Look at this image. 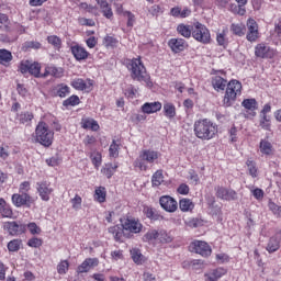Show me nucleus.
Wrapping results in <instances>:
<instances>
[{
	"mask_svg": "<svg viewBox=\"0 0 281 281\" xmlns=\"http://www.w3.org/2000/svg\"><path fill=\"white\" fill-rule=\"evenodd\" d=\"M127 69L131 71V78L138 82H145L147 87H153L150 81V75L146 71V67L142 63V59L134 58L130 61Z\"/></svg>",
	"mask_w": 281,
	"mask_h": 281,
	"instance_id": "f257e3e1",
	"label": "nucleus"
},
{
	"mask_svg": "<svg viewBox=\"0 0 281 281\" xmlns=\"http://www.w3.org/2000/svg\"><path fill=\"white\" fill-rule=\"evenodd\" d=\"M194 133L199 139L210 140L218 133V128L212 121L204 119L194 123Z\"/></svg>",
	"mask_w": 281,
	"mask_h": 281,
	"instance_id": "f03ea898",
	"label": "nucleus"
},
{
	"mask_svg": "<svg viewBox=\"0 0 281 281\" xmlns=\"http://www.w3.org/2000/svg\"><path fill=\"white\" fill-rule=\"evenodd\" d=\"M35 139L45 148H49L54 144V132L49 130V125L45 122H40L35 128Z\"/></svg>",
	"mask_w": 281,
	"mask_h": 281,
	"instance_id": "7ed1b4c3",
	"label": "nucleus"
},
{
	"mask_svg": "<svg viewBox=\"0 0 281 281\" xmlns=\"http://www.w3.org/2000/svg\"><path fill=\"white\" fill-rule=\"evenodd\" d=\"M243 91V83L240 81L233 79L226 86V92L223 99V106H232L236 102L237 95H240Z\"/></svg>",
	"mask_w": 281,
	"mask_h": 281,
	"instance_id": "20e7f679",
	"label": "nucleus"
},
{
	"mask_svg": "<svg viewBox=\"0 0 281 281\" xmlns=\"http://www.w3.org/2000/svg\"><path fill=\"white\" fill-rule=\"evenodd\" d=\"M192 37L194 41H198V43H202V45H207L212 41L210 30L200 22L193 24Z\"/></svg>",
	"mask_w": 281,
	"mask_h": 281,
	"instance_id": "39448f33",
	"label": "nucleus"
},
{
	"mask_svg": "<svg viewBox=\"0 0 281 281\" xmlns=\"http://www.w3.org/2000/svg\"><path fill=\"white\" fill-rule=\"evenodd\" d=\"M156 159H159L158 151L145 149L140 153L139 159L134 161V166L140 170H146V166L142 161H147V164H155Z\"/></svg>",
	"mask_w": 281,
	"mask_h": 281,
	"instance_id": "423d86ee",
	"label": "nucleus"
},
{
	"mask_svg": "<svg viewBox=\"0 0 281 281\" xmlns=\"http://www.w3.org/2000/svg\"><path fill=\"white\" fill-rule=\"evenodd\" d=\"M3 229L8 232L9 236H21L27 232V225L21 221L4 222Z\"/></svg>",
	"mask_w": 281,
	"mask_h": 281,
	"instance_id": "0eeeda50",
	"label": "nucleus"
},
{
	"mask_svg": "<svg viewBox=\"0 0 281 281\" xmlns=\"http://www.w3.org/2000/svg\"><path fill=\"white\" fill-rule=\"evenodd\" d=\"M120 221L123 229L130 232V234H139L144 229V225L139 223V220L127 217Z\"/></svg>",
	"mask_w": 281,
	"mask_h": 281,
	"instance_id": "6e6552de",
	"label": "nucleus"
},
{
	"mask_svg": "<svg viewBox=\"0 0 281 281\" xmlns=\"http://www.w3.org/2000/svg\"><path fill=\"white\" fill-rule=\"evenodd\" d=\"M215 194L217 199H222V201H237L238 193L232 189H227L225 187H215Z\"/></svg>",
	"mask_w": 281,
	"mask_h": 281,
	"instance_id": "1a4fd4ad",
	"label": "nucleus"
},
{
	"mask_svg": "<svg viewBox=\"0 0 281 281\" xmlns=\"http://www.w3.org/2000/svg\"><path fill=\"white\" fill-rule=\"evenodd\" d=\"M255 56L257 58H273L276 56V50L263 43L257 44L255 47Z\"/></svg>",
	"mask_w": 281,
	"mask_h": 281,
	"instance_id": "9d476101",
	"label": "nucleus"
},
{
	"mask_svg": "<svg viewBox=\"0 0 281 281\" xmlns=\"http://www.w3.org/2000/svg\"><path fill=\"white\" fill-rule=\"evenodd\" d=\"M192 251L207 258V256H212V248L205 241H193L192 243Z\"/></svg>",
	"mask_w": 281,
	"mask_h": 281,
	"instance_id": "9b49d317",
	"label": "nucleus"
},
{
	"mask_svg": "<svg viewBox=\"0 0 281 281\" xmlns=\"http://www.w3.org/2000/svg\"><path fill=\"white\" fill-rule=\"evenodd\" d=\"M247 27H248V33L246 35L247 41L249 43H256L258 41V23L254 19H248L247 21Z\"/></svg>",
	"mask_w": 281,
	"mask_h": 281,
	"instance_id": "f8f14e48",
	"label": "nucleus"
},
{
	"mask_svg": "<svg viewBox=\"0 0 281 281\" xmlns=\"http://www.w3.org/2000/svg\"><path fill=\"white\" fill-rule=\"evenodd\" d=\"M11 199L15 207H23V205H27V207H30V203H32V196L27 193H15Z\"/></svg>",
	"mask_w": 281,
	"mask_h": 281,
	"instance_id": "ddd939ff",
	"label": "nucleus"
},
{
	"mask_svg": "<svg viewBox=\"0 0 281 281\" xmlns=\"http://www.w3.org/2000/svg\"><path fill=\"white\" fill-rule=\"evenodd\" d=\"M159 203L165 212H177L178 204L172 196L162 195Z\"/></svg>",
	"mask_w": 281,
	"mask_h": 281,
	"instance_id": "4468645a",
	"label": "nucleus"
},
{
	"mask_svg": "<svg viewBox=\"0 0 281 281\" xmlns=\"http://www.w3.org/2000/svg\"><path fill=\"white\" fill-rule=\"evenodd\" d=\"M37 192L42 199V201H49V194L54 192V189L49 188V183L47 181L37 182Z\"/></svg>",
	"mask_w": 281,
	"mask_h": 281,
	"instance_id": "2eb2a0df",
	"label": "nucleus"
},
{
	"mask_svg": "<svg viewBox=\"0 0 281 281\" xmlns=\"http://www.w3.org/2000/svg\"><path fill=\"white\" fill-rule=\"evenodd\" d=\"M98 258H87L80 266L77 268V273H88L93 267L99 265Z\"/></svg>",
	"mask_w": 281,
	"mask_h": 281,
	"instance_id": "dca6fc26",
	"label": "nucleus"
},
{
	"mask_svg": "<svg viewBox=\"0 0 281 281\" xmlns=\"http://www.w3.org/2000/svg\"><path fill=\"white\" fill-rule=\"evenodd\" d=\"M168 45L175 54H179L180 52H183V49H186V47H188V44L186 43V40H183V38H171L168 42Z\"/></svg>",
	"mask_w": 281,
	"mask_h": 281,
	"instance_id": "f3484780",
	"label": "nucleus"
},
{
	"mask_svg": "<svg viewBox=\"0 0 281 281\" xmlns=\"http://www.w3.org/2000/svg\"><path fill=\"white\" fill-rule=\"evenodd\" d=\"M124 232V227L120 225H114L109 228V233L113 234L114 240H116V243H122V236H125V238H131V236H133L131 233L125 234Z\"/></svg>",
	"mask_w": 281,
	"mask_h": 281,
	"instance_id": "a211bd4d",
	"label": "nucleus"
},
{
	"mask_svg": "<svg viewBox=\"0 0 281 281\" xmlns=\"http://www.w3.org/2000/svg\"><path fill=\"white\" fill-rule=\"evenodd\" d=\"M70 49L76 60H87V58H89V52L80 45L71 46Z\"/></svg>",
	"mask_w": 281,
	"mask_h": 281,
	"instance_id": "6ab92c4d",
	"label": "nucleus"
},
{
	"mask_svg": "<svg viewBox=\"0 0 281 281\" xmlns=\"http://www.w3.org/2000/svg\"><path fill=\"white\" fill-rule=\"evenodd\" d=\"M143 113H146L147 115H150V113H157V111H161V102H151V103H145L142 106Z\"/></svg>",
	"mask_w": 281,
	"mask_h": 281,
	"instance_id": "aec40b11",
	"label": "nucleus"
},
{
	"mask_svg": "<svg viewBox=\"0 0 281 281\" xmlns=\"http://www.w3.org/2000/svg\"><path fill=\"white\" fill-rule=\"evenodd\" d=\"M212 85H213V89H215V91H225V89L227 88V80L224 79L221 76H215L212 79Z\"/></svg>",
	"mask_w": 281,
	"mask_h": 281,
	"instance_id": "412c9836",
	"label": "nucleus"
},
{
	"mask_svg": "<svg viewBox=\"0 0 281 281\" xmlns=\"http://www.w3.org/2000/svg\"><path fill=\"white\" fill-rule=\"evenodd\" d=\"M227 273V270L224 268H217L212 272L205 274L206 281H218L220 278H223Z\"/></svg>",
	"mask_w": 281,
	"mask_h": 281,
	"instance_id": "4be33fe9",
	"label": "nucleus"
},
{
	"mask_svg": "<svg viewBox=\"0 0 281 281\" xmlns=\"http://www.w3.org/2000/svg\"><path fill=\"white\" fill-rule=\"evenodd\" d=\"M193 30L194 25L179 24L177 27V32L184 38H190V36H192Z\"/></svg>",
	"mask_w": 281,
	"mask_h": 281,
	"instance_id": "5701e85b",
	"label": "nucleus"
},
{
	"mask_svg": "<svg viewBox=\"0 0 281 281\" xmlns=\"http://www.w3.org/2000/svg\"><path fill=\"white\" fill-rule=\"evenodd\" d=\"M241 106L247 111H257L258 109V101L256 99H244L241 102ZM252 116H256V112L252 113Z\"/></svg>",
	"mask_w": 281,
	"mask_h": 281,
	"instance_id": "b1692460",
	"label": "nucleus"
},
{
	"mask_svg": "<svg viewBox=\"0 0 281 281\" xmlns=\"http://www.w3.org/2000/svg\"><path fill=\"white\" fill-rule=\"evenodd\" d=\"M81 126L86 130L90 128V131H100V125L98 124V121L93 119H82Z\"/></svg>",
	"mask_w": 281,
	"mask_h": 281,
	"instance_id": "393cba45",
	"label": "nucleus"
},
{
	"mask_svg": "<svg viewBox=\"0 0 281 281\" xmlns=\"http://www.w3.org/2000/svg\"><path fill=\"white\" fill-rule=\"evenodd\" d=\"M54 76V78H63L64 70L63 68L57 67H48L46 68L45 72L42 75L43 78H47V76Z\"/></svg>",
	"mask_w": 281,
	"mask_h": 281,
	"instance_id": "a878e982",
	"label": "nucleus"
},
{
	"mask_svg": "<svg viewBox=\"0 0 281 281\" xmlns=\"http://www.w3.org/2000/svg\"><path fill=\"white\" fill-rule=\"evenodd\" d=\"M94 199L99 203H104L106 201V188L99 187L94 191Z\"/></svg>",
	"mask_w": 281,
	"mask_h": 281,
	"instance_id": "bb28decb",
	"label": "nucleus"
},
{
	"mask_svg": "<svg viewBox=\"0 0 281 281\" xmlns=\"http://www.w3.org/2000/svg\"><path fill=\"white\" fill-rule=\"evenodd\" d=\"M164 113L166 117H169V120H172V117L177 115V108H175V104L172 103H165Z\"/></svg>",
	"mask_w": 281,
	"mask_h": 281,
	"instance_id": "cd10ccee",
	"label": "nucleus"
},
{
	"mask_svg": "<svg viewBox=\"0 0 281 281\" xmlns=\"http://www.w3.org/2000/svg\"><path fill=\"white\" fill-rule=\"evenodd\" d=\"M115 170H117V165L113 164H106L102 169L101 172L108 179H111L113 175H115Z\"/></svg>",
	"mask_w": 281,
	"mask_h": 281,
	"instance_id": "c85d7f7f",
	"label": "nucleus"
},
{
	"mask_svg": "<svg viewBox=\"0 0 281 281\" xmlns=\"http://www.w3.org/2000/svg\"><path fill=\"white\" fill-rule=\"evenodd\" d=\"M131 256L136 265H142V262H144L145 260L144 255H142V250H139L138 248H133L131 250Z\"/></svg>",
	"mask_w": 281,
	"mask_h": 281,
	"instance_id": "c756f323",
	"label": "nucleus"
},
{
	"mask_svg": "<svg viewBox=\"0 0 281 281\" xmlns=\"http://www.w3.org/2000/svg\"><path fill=\"white\" fill-rule=\"evenodd\" d=\"M69 88L65 83L57 85V87L55 88V94L59 98H67V95H69Z\"/></svg>",
	"mask_w": 281,
	"mask_h": 281,
	"instance_id": "7c9ffc66",
	"label": "nucleus"
},
{
	"mask_svg": "<svg viewBox=\"0 0 281 281\" xmlns=\"http://www.w3.org/2000/svg\"><path fill=\"white\" fill-rule=\"evenodd\" d=\"M278 249H280V241L278 240V237H271L267 246V251H269V254H273L278 251Z\"/></svg>",
	"mask_w": 281,
	"mask_h": 281,
	"instance_id": "2f4dec72",
	"label": "nucleus"
},
{
	"mask_svg": "<svg viewBox=\"0 0 281 281\" xmlns=\"http://www.w3.org/2000/svg\"><path fill=\"white\" fill-rule=\"evenodd\" d=\"M29 74L35 78H43V74H41V65L38 63L31 64Z\"/></svg>",
	"mask_w": 281,
	"mask_h": 281,
	"instance_id": "473e14b6",
	"label": "nucleus"
},
{
	"mask_svg": "<svg viewBox=\"0 0 281 281\" xmlns=\"http://www.w3.org/2000/svg\"><path fill=\"white\" fill-rule=\"evenodd\" d=\"M0 214L3 218H12L14 216V212L8 202L0 209Z\"/></svg>",
	"mask_w": 281,
	"mask_h": 281,
	"instance_id": "72a5a7b5",
	"label": "nucleus"
},
{
	"mask_svg": "<svg viewBox=\"0 0 281 281\" xmlns=\"http://www.w3.org/2000/svg\"><path fill=\"white\" fill-rule=\"evenodd\" d=\"M231 31L233 32V34H235V36H245V25L244 24H232L231 25Z\"/></svg>",
	"mask_w": 281,
	"mask_h": 281,
	"instance_id": "f704fd0d",
	"label": "nucleus"
},
{
	"mask_svg": "<svg viewBox=\"0 0 281 281\" xmlns=\"http://www.w3.org/2000/svg\"><path fill=\"white\" fill-rule=\"evenodd\" d=\"M71 87H74V89H77V91H87L88 89L87 82H85V80L80 78L71 81Z\"/></svg>",
	"mask_w": 281,
	"mask_h": 281,
	"instance_id": "c9c22d12",
	"label": "nucleus"
},
{
	"mask_svg": "<svg viewBox=\"0 0 281 281\" xmlns=\"http://www.w3.org/2000/svg\"><path fill=\"white\" fill-rule=\"evenodd\" d=\"M153 186L159 187L160 183H164V171L157 170L151 177Z\"/></svg>",
	"mask_w": 281,
	"mask_h": 281,
	"instance_id": "e433bc0d",
	"label": "nucleus"
},
{
	"mask_svg": "<svg viewBox=\"0 0 281 281\" xmlns=\"http://www.w3.org/2000/svg\"><path fill=\"white\" fill-rule=\"evenodd\" d=\"M11 60H12V53L8 49H0L1 65H5V63H10Z\"/></svg>",
	"mask_w": 281,
	"mask_h": 281,
	"instance_id": "4c0bfd02",
	"label": "nucleus"
},
{
	"mask_svg": "<svg viewBox=\"0 0 281 281\" xmlns=\"http://www.w3.org/2000/svg\"><path fill=\"white\" fill-rule=\"evenodd\" d=\"M144 212L147 218H150L151 221H159V213L157 212V210L146 206L144 209Z\"/></svg>",
	"mask_w": 281,
	"mask_h": 281,
	"instance_id": "58836bf2",
	"label": "nucleus"
},
{
	"mask_svg": "<svg viewBox=\"0 0 281 281\" xmlns=\"http://www.w3.org/2000/svg\"><path fill=\"white\" fill-rule=\"evenodd\" d=\"M47 41L49 45H53V47H55V49H60V47L63 46V40H60V37L56 35L48 36Z\"/></svg>",
	"mask_w": 281,
	"mask_h": 281,
	"instance_id": "ea45409f",
	"label": "nucleus"
},
{
	"mask_svg": "<svg viewBox=\"0 0 281 281\" xmlns=\"http://www.w3.org/2000/svg\"><path fill=\"white\" fill-rule=\"evenodd\" d=\"M77 104H80V98L76 94H72L63 102V106H77Z\"/></svg>",
	"mask_w": 281,
	"mask_h": 281,
	"instance_id": "a19ab883",
	"label": "nucleus"
},
{
	"mask_svg": "<svg viewBox=\"0 0 281 281\" xmlns=\"http://www.w3.org/2000/svg\"><path fill=\"white\" fill-rule=\"evenodd\" d=\"M23 244V241L21 239H13L11 241L8 243V250L11 252L14 251H19V249H21V245Z\"/></svg>",
	"mask_w": 281,
	"mask_h": 281,
	"instance_id": "79ce46f5",
	"label": "nucleus"
},
{
	"mask_svg": "<svg viewBox=\"0 0 281 281\" xmlns=\"http://www.w3.org/2000/svg\"><path fill=\"white\" fill-rule=\"evenodd\" d=\"M159 238V232L151 229L143 236L144 243H150V240H157Z\"/></svg>",
	"mask_w": 281,
	"mask_h": 281,
	"instance_id": "37998d69",
	"label": "nucleus"
},
{
	"mask_svg": "<svg viewBox=\"0 0 281 281\" xmlns=\"http://www.w3.org/2000/svg\"><path fill=\"white\" fill-rule=\"evenodd\" d=\"M246 166H247V168H248L249 175H250L252 178L258 177V168H256V162H255L254 160L248 159V160L246 161Z\"/></svg>",
	"mask_w": 281,
	"mask_h": 281,
	"instance_id": "c03bdc74",
	"label": "nucleus"
},
{
	"mask_svg": "<svg viewBox=\"0 0 281 281\" xmlns=\"http://www.w3.org/2000/svg\"><path fill=\"white\" fill-rule=\"evenodd\" d=\"M179 205H180L181 212H189V210L194 207V204L192 203V201H190L188 199L180 200Z\"/></svg>",
	"mask_w": 281,
	"mask_h": 281,
	"instance_id": "a18cd8bd",
	"label": "nucleus"
},
{
	"mask_svg": "<svg viewBox=\"0 0 281 281\" xmlns=\"http://www.w3.org/2000/svg\"><path fill=\"white\" fill-rule=\"evenodd\" d=\"M90 158L92 160L94 168H97V170H98V168H100V166H102V154L93 153V154H91Z\"/></svg>",
	"mask_w": 281,
	"mask_h": 281,
	"instance_id": "49530a36",
	"label": "nucleus"
},
{
	"mask_svg": "<svg viewBox=\"0 0 281 281\" xmlns=\"http://www.w3.org/2000/svg\"><path fill=\"white\" fill-rule=\"evenodd\" d=\"M273 146L268 140L260 142V150L263 155H271V149Z\"/></svg>",
	"mask_w": 281,
	"mask_h": 281,
	"instance_id": "de8ad7c7",
	"label": "nucleus"
},
{
	"mask_svg": "<svg viewBox=\"0 0 281 281\" xmlns=\"http://www.w3.org/2000/svg\"><path fill=\"white\" fill-rule=\"evenodd\" d=\"M67 271H69V261L64 260L60 263H58L57 273H59L60 276H65Z\"/></svg>",
	"mask_w": 281,
	"mask_h": 281,
	"instance_id": "09e8293b",
	"label": "nucleus"
},
{
	"mask_svg": "<svg viewBox=\"0 0 281 281\" xmlns=\"http://www.w3.org/2000/svg\"><path fill=\"white\" fill-rule=\"evenodd\" d=\"M110 157H119L120 156V145L113 140L109 148Z\"/></svg>",
	"mask_w": 281,
	"mask_h": 281,
	"instance_id": "8fccbe9b",
	"label": "nucleus"
},
{
	"mask_svg": "<svg viewBox=\"0 0 281 281\" xmlns=\"http://www.w3.org/2000/svg\"><path fill=\"white\" fill-rule=\"evenodd\" d=\"M27 246L33 247L34 249H38V247L43 246V239L33 237V238L29 239Z\"/></svg>",
	"mask_w": 281,
	"mask_h": 281,
	"instance_id": "3c124183",
	"label": "nucleus"
},
{
	"mask_svg": "<svg viewBox=\"0 0 281 281\" xmlns=\"http://www.w3.org/2000/svg\"><path fill=\"white\" fill-rule=\"evenodd\" d=\"M24 49H41L42 45L40 42L29 41L23 44Z\"/></svg>",
	"mask_w": 281,
	"mask_h": 281,
	"instance_id": "603ef678",
	"label": "nucleus"
},
{
	"mask_svg": "<svg viewBox=\"0 0 281 281\" xmlns=\"http://www.w3.org/2000/svg\"><path fill=\"white\" fill-rule=\"evenodd\" d=\"M268 207H269V210L273 213V214H276L277 216H281V206L280 205H278V204H276L274 202H269L268 203Z\"/></svg>",
	"mask_w": 281,
	"mask_h": 281,
	"instance_id": "864d4df0",
	"label": "nucleus"
},
{
	"mask_svg": "<svg viewBox=\"0 0 281 281\" xmlns=\"http://www.w3.org/2000/svg\"><path fill=\"white\" fill-rule=\"evenodd\" d=\"M27 229L30 231V233L34 236L36 234H41V227H38V225H36V223L32 222V223H29L26 225Z\"/></svg>",
	"mask_w": 281,
	"mask_h": 281,
	"instance_id": "5fc2aeb1",
	"label": "nucleus"
},
{
	"mask_svg": "<svg viewBox=\"0 0 281 281\" xmlns=\"http://www.w3.org/2000/svg\"><path fill=\"white\" fill-rule=\"evenodd\" d=\"M32 120H34V114H32V112H25L24 114L20 115V122L22 124H25L27 122H32Z\"/></svg>",
	"mask_w": 281,
	"mask_h": 281,
	"instance_id": "6e6d98bb",
	"label": "nucleus"
},
{
	"mask_svg": "<svg viewBox=\"0 0 281 281\" xmlns=\"http://www.w3.org/2000/svg\"><path fill=\"white\" fill-rule=\"evenodd\" d=\"M228 133L232 143L238 142V128L235 125L231 127Z\"/></svg>",
	"mask_w": 281,
	"mask_h": 281,
	"instance_id": "4d7b16f0",
	"label": "nucleus"
},
{
	"mask_svg": "<svg viewBox=\"0 0 281 281\" xmlns=\"http://www.w3.org/2000/svg\"><path fill=\"white\" fill-rule=\"evenodd\" d=\"M124 16H127V27H133L135 15L131 11L123 12Z\"/></svg>",
	"mask_w": 281,
	"mask_h": 281,
	"instance_id": "13d9d810",
	"label": "nucleus"
},
{
	"mask_svg": "<svg viewBox=\"0 0 281 281\" xmlns=\"http://www.w3.org/2000/svg\"><path fill=\"white\" fill-rule=\"evenodd\" d=\"M47 166H50L52 168L58 166L60 164V159L58 156H53L52 158L46 159Z\"/></svg>",
	"mask_w": 281,
	"mask_h": 281,
	"instance_id": "bf43d9fd",
	"label": "nucleus"
},
{
	"mask_svg": "<svg viewBox=\"0 0 281 281\" xmlns=\"http://www.w3.org/2000/svg\"><path fill=\"white\" fill-rule=\"evenodd\" d=\"M252 196H255L257 201H261V199H265V191H262V189L257 188L252 190Z\"/></svg>",
	"mask_w": 281,
	"mask_h": 281,
	"instance_id": "052dcab7",
	"label": "nucleus"
},
{
	"mask_svg": "<svg viewBox=\"0 0 281 281\" xmlns=\"http://www.w3.org/2000/svg\"><path fill=\"white\" fill-rule=\"evenodd\" d=\"M101 10L105 19H113V10L111 9L110 4H108V7H104V9Z\"/></svg>",
	"mask_w": 281,
	"mask_h": 281,
	"instance_id": "680f3d73",
	"label": "nucleus"
},
{
	"mask_svg": "<svg viewBox=\"0 0 281 281\" xmlns=\"http://www.w3.org/2000/svg\"><path fill=\"white\" fill-rule=\"evenodd\" d=\"M178 194H190V187L188 184L182 183L177 189Z\"/></svg>",
	"mask_w": 281,
	"mask_h": 281,
	"instance_id": "e2e57ef3",
	"label": "nucleus"
},
{
	"mask_svg": "<svg viewBox=\"0 0 281 281\" xmlns=\"http://www.w3.org/2000/svg\"><path fill=\"white\" fill-rule=\"evenodd\" d=\"M158 234H159L158 238H159L160 243H171L172 241V238H170V236H168V233L162 231Z\"/></svg>",
	"mask_w": 281,
	"mask_h": 281,
	"instance_id": "0e129e2a",
	"label": "nucleus"
},
{
	"mask_svg": "<svg viewBox=\"0 0 281 281\" xmlns=\"http://www.w3.org/2000/svg\"><path fill=\"white\" fill-rule=\"evenodd\" d=\"M32 63L30 61H24V63H21L20 65V71L21 74H30V66H31Z\"/></svg>",
	"mask_w": 281,
	"mask_h": 281,
	"instance_id": "69168bd1",
	"label": "nucleus"
},
{
	"mask_svg": "<svg viewBox=\"0 0 281 281\" xmlns=\"http://www.w3.org/2000/svg\"><path fill=\"white\" fill-rule=\"evenodd\" d=\"M72 207L74 210H79L80 205H82V198H80L79 195H76L72 200Z\"/></svg>",
	"mask_w": 281,
	"mask_h": 281,
	"instance_id": "338daca9",
	"label": "nucleus"
},
{
	"mask_svg": "<svg viewBox=\"0 0 281 281\" xmlns=\"http://www.w3.org/2000/svg\"><path fill=\"white\" fill-rule=\"evenodd\" d=\"M95 142L97 139L94 138V136H91V135H87L86 138L83 139L85 146H91L95 144Z\"/></svg>",
	"mask_w": 281,
	"mask_h": 281,
	"instance_id": "774afa93",
	"label": "nucleus"
}]
</instances>
